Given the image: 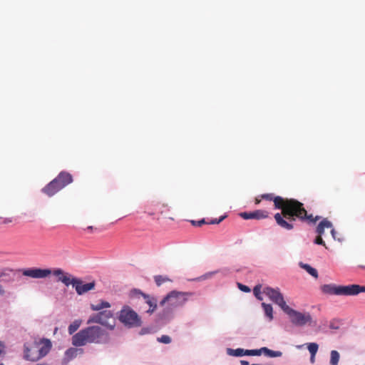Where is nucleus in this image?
Returning a JSON list of instances; mask_svg holds the SVG:
<instances>
[{
    "mask_svg": "<svg viewBox=\"0 0 365 365\" xmlns=\"http://www.w3.org/2000/svg\"><path fill=\"white\" fill-rule=\"evenodd\" d=\"M157 341L164 344H169L171 343L172 339L170 336L163 334L157 338Z\"/></svg>",
    "mask_w": 365,
    "mask_h": 365,
    "instance_id": "e433bc0d",
    "label": "nucleus"
},
{
    "mask_svg": "<svg viewBox=\"0 0 365 365\" xmlns=\"http://www.w3.org/2000/svg\"><path fill=\"white\" fill-rule=\"evenodd\" d=\"M299 266L302 269H304L309 274L313 277L315 279H317L319 277L318 271L316 268L311 266L309 264L304 263L302 262H299Z\"/></svg>",
    "mask_w": 365,
    "mask_h": 365,
    "instance_id": "a211bd4d",
    "label": "nucleus"
},
{
    "mask_svg": "<svg viewBox=\"0 0 365 365\" xmlns=\"http://www.w3.org/2000/svg\"><path fill=\"white\" fill-rule=\"evenodd\" d=\"M310 354H317L319 349V344L317 342H309L304 344Z\"/></svg>",
    "mask_w": 365,
    "mask_h": 365,
    "instance_id": "c9c22d12",
    "label": "nucleus"
},
{
    "mask_svg": "<svg viewBox=\"0 0 365 365\" xmlns=\"http://www.w3.org/2000/svg\"><path fill=\"white\" fill-rule=\"evenodd\" d=\"M0 365H4L3 363H0Z\"/></svg>",
    "mask_w": 365,
    "mask_h": 365,
    "instance_id": "680f3d73",
    "label": "nucleus"
},
{
    "mask_svg": "<svg viewBox=\"0 0 365 365\" xmlns=\"http://www.w3.org/2000/svg\"><path fill=\"white\" fill-rule=\"evenodd\" d=\"M82 324V320L81 319H75L73 322H71L68 327V332L69 335L75 334L76 331L78 329Z\"/></svg>",
    "mask_w": 365,
    "mask_h": 365,
    "instance_id": "b1692460",
    "label": "nucleus"
},
{
    "mask_svg": "<svg viewBox=\"0 0 365 365\" xmlns=\"http://www.w3.org/2000/svg\"><path fill=\"white\" fill-rule=\"evenodd\" d=\"M324 230H325L324 226L321 220L315 229V232L318 235L322 236L324 234Z\"/></svg>",
    "mask_w": 365,
    "mask_h": 365,
    "instance_id": "a19ab883",
    "label": "nucleus"
},
{
    "mask_svg": "<svg viewBox=\"0 0 365 365\" xmlns=\"http://www.w3.org/2000/svg\"><path fill=\"white\" fill-rule=\"evenodd\" d=\"M73 181V176L67 171L62 170L58 175L41 189V192L52 197Z\"/></svg>",
    "mask_w": 365,
    "mask_h": 365,
    "instance_id": "20e7f679",
    "label": "nucleus"
},
{
    "mask_svg": "<svg viewBox=\"0 0 365 365\" xmlns=\"http://www.w3.org/2000/svg\"><path fill=\"white\" fill-rule=\"evenodd\" d=\"M230 273V269L228 268L224 267L222 269H216L211 272H207L203 274V276L205 279H210L212 276L216 274H220L222 277H226Z\"/></svg>",
    "mask_w": 365,
    "mask_h": 365,
    "instance_id": "aec40b11",
    "label": "nucleus"
},
{
    "mask_svg": "<svg viewBox=\"0 0 365 365\" xmlns=\"http://www.w3.org/2000/svg\"><path fill=\"white\" fill-rule=\"evenodd\" d=\"M263 354L267 357L276 358L282 356V352L280 351H274L266 346H263Z\"/></svg>",
    "mask_w": 365,
    "mask_h": 365,
    "instance_id": "a878e982",
    "label": "nucleus"
},
{
    "mask_svg": "<svg viewBox=\"0 0 365 365\" xmlns=\"http://www.w3.org/2000/svg\"><path fill=\"white\" fill-rule=\"evenodd\" d=\"M111 307L110 304L103 299H101L99 303L97 304H91V309L93 311H102L103 309L110 308Z\"/></svg>",
    "mask_w": 365,
    "mask_h": 365,
    "instance_id": "4be33fe9",
    "label": "nucleus"
},
{
    "mask_svg": "<svg viewBox=\"0 0 365 365\" xmlns=\"http://www.w3.org/2000/svg\"><path fill=\"white\" fill-rule=\"evenodd\" d=\"M314 244L326 247L324 240L322 237H316L313 240Z\"/></svg>",
    "mask_w": 365,
    "mask_h": 365,
    "instance_id": "c03bdc74",
    "label": "nucleus"
},
{
    "mask_svg": "<svg viewBox=\"0 0 365 365\" xmlns=\"http://www.w3.org/2000/svg\"><path fill=\"white\" fill-rule=\"evenodd\" d=\"M227 215L226 214H224L219 217L218 218H212L210 221L207 222V225H218L220 222H222Z\"/></svg>",
    "mask_w": 365,
    "mask_h": 365,
    "instance_id": "4c0bfd02",
    "label": "nucleus"
},
{
    "mask_svg": "<svg viewBox=\"0 0 365 365\" xmlns=\"http://www.w3.org/2000/svg\"><path fill=\"white\" fill-rule=\"evenodd\" d=\"M118 319L127 328L140 327L143 324L141 317L130 306L123 305L117 313Z\"/></svg>",
    "mask_w": 365,
    "mask_h": 365,
    "instance_id": "39448f33",
    "label": "nucleus"
},
{
    "mask_svg": "<svg viewBox=\"0 0 365 365\" xmlns=\"http://www.w3.org/2000/svg\"><path fill=\"white\" fill-rule=\"evenodd\" d=\"M4 293H5V291L3 289L2 286L0 284V295H4Z\"/></svg>",
    "mask_w": 365,
    "mask_h": 365,
    "instance_id": "864d4df0",
    "label": "nucleus"
},
{
    "mask_svg": "<svg viewBox=\"0 0 365 365\" xmlns=\"http://www.w3.org/2000/svg\"><path fill=\"white\" fill-rule=\"evenodd\" d=\"M242 243V239H238L237 240V241L235 242V244L236 245H241Z\"/></svg>",
    "mask_w": 365,
    "mask_h": 365,
    "instance_id": "6e6d98bb",
    "label": "nucleus"
},
{
    "mask_svg": "<svg viewBox=\"0 0 365 365\" xmlns=\"http://www.w3.org/2000/svg\"><path fill=\"white\" fill-rule=\"evenodd\" d=\"M359 267L361 269H365V266H364V265H360Z\"/></svg>",
    "mask_w": 365,
    "mask_h": 365,
    "instance_id": "bf43d9fd",
    "label": "nucleus"
},
{
    "mask_svg": "<svg viewBox=\"0 0 365 365\" xmlns=\"http://www.w3.org/2000/svg\"><path fill=\"white\" fill-rule=\"evenodd\" d=\"M320 289L324 294L329 295L357 296L364 292V285L359 284L342 285L331 283L322 285Z\"/></svg>",
    "mask_w": 365,
    "mask_h": 365,
    "instance_id": "7ed1b4c3",
    "label": "nucleus"
},
{
    "mask_svg": "<svg viewBox=\"0 0 365 365\" xmlns=\"http://www.w3.org/2000/svg\"><path fill=\"white\" fill-rule=\"evenodd\" d=\"M316 354H310V363L314 364L315 362Z\"/></svg>",
    "mask_w": 365,
    "mask_h": 365,
    "instance_id": "8fccbe9b",
    "label": "nucleus"
},
{
    "mask_svg": "<svg viewBox=\"0 0 365 365\" xmlns=\"http://www.w3.org/2000/svg\"><path fill=\"white\" fill-rule=\"evenodd\" d=\"M263 293L267 295L273 303L278 305L283 312L289 307L279 287L274 288L266 286L263 289Z\"/></svg>",
    "mask_w": 365,
    "mask_h": 365,
    "instance_id": "1a4fd4ad",
    "label": "nucleus"
},
{
    "mask_svg": "<svg viewBox=\"0 0 365 365\" xmlns=\"http://www.w3.org/2000/svg\"><path fill=\"white\" fill-rule=\"evenodd\" d=\"M0 278H3L2 280L4 281H9L11 279L10 276L4 272H0Z\"/></svg>",
    "mask_w": 365,
    "mask_h": 365,
    "instance_id": "a18cd8bd",
    "label": "nucleus"
},
{
    "mask_svg": "<svg viewBox=\"0 0 365 365\" xmlns=\"http://www.w3.org/2000/svg\"><path fill=\"white\" fill-rule=\"evenodd\" d=\"M40 344H41L42 346L38 349V355L36 356L38 361L46 356L52 348V342L49 339L42 338L40 340Z\"/></svg>",
    "mask_w": 365,
    "mask_h": 365,
    "instance_id": "ddd939ff",
    "label": "nucleus"
},
{
    "mask_svg": "<svg viewBox=\"0 0 365 365\" xmlns=\"http://www.w3.org/2000/svg\"><path fill=\"white\" fill-rule=\"evenodd\" d=\"M240 216L244 220H262L268 217V212L263 210H255L250 212H242Z\"/></svg>",
    "mask_w": 365,
    "mask_h": 365,
    "instance_id": "9b49d317",
    "label": "nucleus"
},
{
    "mask_svg": "<svg viewBox=\"0 0 365 365\" xmlns=\"http://www.w3.org/2000/svg\"><path fill=\"white\" fill-rule=\"evenodd\" d=\"M113 312L111 311V316H107V315H102V318H103L105 320L107 321V319H110V318H113Z\"/></svg>",
    "mask_w": 365,
    "mask_h": 365,
    "instance_id": "09e8293b",
    "label": "nucleus"
},
{
    "mask_svg": "<svg viewBox=\"0 0 365 365\" xmlns=\"http://www.w3.org/2000/svg\"><path fill=\"white\" fill-rule=\"evenodd\" d=\"M108 332L97 325H91L81 329L79 331L73 334L71 337V344L76 348L77 355L83 354L84 349L82 346L88 343L101 342L100 339L103 336H108Z\"/></svg>",
    "mask_w": 365,
    "mask_h": 365,
    "instance_id": "f03ea898",
    "label": "nucleus"
},
{
    "mask_svg": "<svg viewBox=\"0 0 365 365\" xmlns=\"http://www.w3.org/2000/svg\"><path fill=\"white\" fill-rule=\"evenodd\" d=\"M261 307L264 312V317L267 322H272L274 319L273 307L271 304L262 302Z\"/></svg>",
    "mask_w": 365,
    "mask_h": 365,
    "instance_id": "f3484780",
    "label": "nucleus"
},
{
    "mask_svg": "<svg viewBox=\"0 0 365 365\" xmlns=\"http://www.w3.org/2000/svg\"><path fill=\"white\" fill-rule=\"evenodd\" d=\"M283 312L289 316L290 322L295 327H302L307 324L314 327L317 324V321L312 320L309 312H301L289 306Z\"/></svg>",
    "mask_w": 365,
    "mask_h": 365,
    "instance_id": "423d86ee",
    "label": "nucleus"
},
{
    "mask_svg": "<svg viewBox=\"0 0 365 365\" xmlns=\"http://www.w3.org/2000/svg\"><path fill=\"white\" fill-rule=\"evenodd\" d=\"M175 292H174V290H172L169 292L168 294H166L163 299L160 301L159 305L160 307H164L168 303V304H170V301L172 299H175Z\"/></svg>",
    "mask_w": 365,
    "mask_h": 365,
    "instance_id": "bb28decb",
    "label": "nucleus"
},
{
    "mask_svg": "<svg viewBox=\"0 0 365 365\" xmlns=\"http://www.w3.org/2000/svg\"><path fill=\"white\" fill-rule=\"evenodd\" d=\"M284 216L292 223L297 220V219H299V215H297L295 212H294L292 210H289L287 207L284 209Z\"/></svg>",
    "mask_w": 365,
    "mask_h": 365,
    "instance_id": "cd10ccee",
    "label": "nucleus"
},
{
    "mask_svg": "<svg viewBox=\"0 0 365 365\" xmlns=\"http://www.w3.org/2000/svg\"><path fill=\"white\" fill-rule=\"evenodd\" d=\"M76 348L70 347L64 352L63 358L61 361V365H67L69 361L74 359L77 356Z\"/></svg>",
    "mask_w": 365,
    "mask_h": 365,
    "instance_id": "dca6fc26",
    "label": "nucleus"
},
{
    "mask_svg": "<svg viewBox=\"0 0 365 365\" xmlns=\"http://www.w3.org/2000/svg\"><path fill=\"white\" fill-rule=\"evenodd\" d=\"M288 198H284L282 197V200H274V209L275 210H284L287 205V200Z\"/></svg>",
    "mask_w": 365,
    "mask_h": 365,
    "instance_id": "c85d7f7f",
    "label": "nucleus"
},
{
    "mask_svg": "<svg viewBox=\"0 0 365 365\" xmlns=\"http://www.w3.org/2000/svg\"><path fill=\"white\" fill-rule=\"evenodd\" d=\"M175 299L174 306L182 307L188 300L189 297L195 295L194 292H182L174 289Z\"/></svg>",
    "mask_w": 365,
    "mask_h": 365,
    "instance_id": "f8f14e48",
    "label": "nucleus"
},
{
    "mask_svg": "<svg viewBox=\"0 0 365 365\" xmlns=\"http://www.w3.org/2000/svg\"><path fill=\"white\" fill-rule=\"evenodd\" d=\"M102 315H107V316H111V310H103L101 312H98L96 314H91L88 320H87V324H101L103 327H106L108 329L113 331L114 330L115 327V319L113 322V324H110L108 321L105 320L103 318H102Z\"/></svg>",
    "mask_w": 365,
    "mask_h": 365,
    "instance_id": "9d476101",
    "label": "nucleus"
},
{
    "mask_svg": "<svg viewBox=\"0 0 365 365\" xmlns=\"http://www.w3.org/2000/svg\"><path fill=\"white\" fill-rule=\"evenodd\" d=\"M322 222L324 226V228H333L332 222L327 220V218H324L323 220H322Z\"/></svg>",
    "mask_w": 365,
    "mask_h": 365,
    "instance_id": "37998d69",
    "label": "nucleus"
},
{
    "mask_svg": "<svg viewBox=\"0 0 365 365\" xmlns=\"http://www.w3.org/2000/svg\"><path fill=\"white\" fill-rule=\"evenodd\" d=\"M331 237H333V239L334 240H337L339 242H342L344 240V237H338V235H337V232L335 230L334 228L331 229Z\"/></svg>",
    "mask_w": 365,
    "mask_h": 365,
    "instance_id": "79ce46f5",
    "label": "nucleus"
},
{
    "mask_svg": "<svg viewBox=\"0 0 365 365\" xmlns=\"http://www.w3.org/2000/svg\"><path fill=\"white\" fill-rule=\"evenodd\" d=\"M261 200L262 199L260 198L259 195L258 197H257L255 198V204L256 205H259L260 203V202H261Z\"/></svg>",
    "mask_w": 365,
    "mask_h": 365,
    "instance_id": "603ef678",
    "label": "nucleus"
},
{
    "mask_svg": "<svg viewBox=\"0 0 365 365\" xmlns=\"http://www.w3.org/2000/svg\"><path fill=\"white\" fill-rule=\"evenodd\" d=\"M13 221V218L12 217H5L3 219V221H2V224H8V223H10Z\"/></svg>",
    "mask_w": 365,
    "mask_h": 365,
    "instance_id": "de8ad7c7",
    "label": "nucleus"
},
{
    "mask_svg": "<svg viewBox=\"0 0 365 365\" xmlns=\"http://www.w3.org/2000/svg\"><path fill=\"white\" fill-rule=\"evenodd\" d=\"M86 230H98V228H94L93 226H88Z\"/></svg>",
    "mask_w": 365,
    "mask_h": 365,
    "instance_id": "5fc2aeb1",
    "label": "nucleus"
},
{
    "mask_svg": "<svg viewBox=\"0 0 365 365\" xmlns=\"http://www.w3.org/2000/svg\"><path fill=\"white\" fill-rule=\"evenodd\" d=\"M252 365H272L271 363L265 364H252Z\"/></svg>",
    "mask_w": 365,
    "mask_h": 365,
    "instance_id": "13d9d810",
    "label": "nucleus"
},
{
    "mask_svg": "<svg viewBox=\"0 0 365 365\" xmlns=\"http://www.w3.org/2000/svg\"><path fill=\"white\" fill-rule=\"evenodd\" d=\"M158 329L156 324H150L146 327H142L138 332L139 336H144L147 334H153L158 331Z\"/></svg>",
    "mask_w": 365,
    "mask_h": 365,
    "instance_id": "6ab92c4d",
    "label": "nucleus"
},
{
    "mask_svg": "<svg viewBox=\"0 0 365 365\" xmlns=\"http://www.w3.org/2000/svg\"><path fill=\"white\" fill-rule=\"evenodd\" d=\"M364 292H365V285H364Z\"/></svg>",
    "mask_w": 365,
    "mask_h": 365,
    "instance_id": "052dcab7",
    "label": "nucleus"
},
{
    "mask_svg": "<svg viewBox=\"0 0 365 365\" xmlns=\"http://www.w3.org/2000/svg\"><path fill=\"white\" fill-rule=\"evenodd\" d=\"M227 354L231 356L235 357H242L245 356V349L243 348H237V349H232V348H227Z\"/></svg>",
    "mask_w": 365,
    "mask_h": 365,
    "instance_id": "412c9836",
    "label": "nucleus"
},
{
    "mask_svg": "<svg viewBox=\"0 0 365 365\" xmlns=\"http://www.w3.org/2000/svg\"><path fill=\"white\" fill-rule=\"evenodd\" d=\"M344 324V320L339 318H334L331 319L329 322V327L331 329L337 330L339 329L340 326Z\"/></svg>",
    "mask_w": 365,
    "mask_h": 365,
    "instance_id": "7c9ffc66",
    "label": "nucleus"
},
{
    "mask_svg": "<svg viewBox=\"0 0 365 365\" xmlns=\"http://www.w3.org/2000/svg\"><path fill=\"white\" fill-rule=\"evenodd\" d=\"M237 287L241 292L245 293H250L252 291L251 288L249 286L244 284L241 282H237Z\"/></svg>",
    "mask_w": 365,
    "mask_h": 365,
    "instance_id": "58836bf2",
    "label": "nucleus"
},
{
    "mask_svg": "<svg viewBox=\"0 0 365 365\" xmlns=\"http://www.w3.org/2000/svg\"><path fill=\"white\" fill-rule=\"evenodd\" d=\"M128 297L130 299H140L142 297L145 299V303L148 305V309L145 313L148 315L153 314L158 309V299L154 295H150L143 292L138 288H133L130 290Z\"/></svg>",
    "mask_w": 365,
    "mask_h": 365,
    "instance_id": "0eeeda50",
    "label": "nucleus"
},
{
    "mask_svg": "<svg viewBox=\"0 0 365 365\" xmlns=\"http://www.w3.org/2000/svg\"><path fill=\"white\" fill-rule=\"evenodd\" d=\"M190 222L191 225L195 227H201L202 225L207 223L205 218H202L198 220H191Z\"/></svg>",
    "mask_w": 365,
    "mask_h": 365,
    "instance_id": "ea45409f",
    "label": "nucleus"
},
{
    "mask_svg": "<svg viewBox=\"0 0 365 365\" xmlns=\"http://www.w3.org/2000/svg\"><path fill=\"white\" fill-rule=\"evenodd\" d=\"M31 349L29 346H27L26 344H24V355L23 359L26 361H31V362H36L38 361L36 356H33L30 354Z\"/></svg>",
    "mask_w": 365,
    "mask_h": 365,
    "instance_id": "393cba45",
    "label": "nucleus"
},
{
    "mask_svg": "<svg viewBox=\"0 0 365 365\" xmlns=\"http://www.w3.org/2000/svg\"><path fill=\"white\" fill-rule=\"evenodd\" d=\"M153 278L158 287H160L164 282H172V280L166 275H155Z\"/></svg>",
    "mask_w": 365,
    "mask_h": 365,
    "instance_id": "c756f323",
    "label": "nucleus"
},
{
    "mask_svg": "<svg viewBox=\"0 0 365 365\" xmlns=\"http://www.w3.org/2000/svg\"><path fill=\"white\" fill-rule=\"evenodd\" d=\"M274 218L277 225L287 230H291L294 228V225L280 212H277L274 215Z\"/></svg>",
    "mask_w": 365,
    "mask_h": 365,
    "instance_id": "2eb2a0df",
    "label": "nucleus"
},
{
    "mask_svg": "<svg viewBox=\"0 0 365 365\" xmlns=\"http://www.w3.org/2000/svg\"><path fill=\"white\" fill-rule=\"evenodd\" d=\"M321 216L317 215L315 217L312 214L307 215H301L299 217V220L302 222H307L309 225L316 224L317 221L320 220Z\"/></svg>",
    "mask_w": 365,
    "mask_h": 365,
    "instance_id": "5701e85b",
    "label": "nucleus"
},
{
    "mask_svg": "<svg viewBox=\"0 0 365 365\" xmlns=\"http://www.w3.org/2000/svg\"><path fill=\"white\" fill-rule=\"evenodd\" d=\"M174 302L165 306L160 312L157 313L154 322L156 325L163 327L168 324L175 317L174 309L179 307L174 306Z\"/></svg>",
    "mask_w": 365,
    "mask_h": 365,
    "instance_id": "6e6552de",
    "label": "nucleus"
},
{
    "mask_svg": "<svg viewBox=\"0 0 365 365\" xmlns=\"http://www.w3.org/2000/svg\"><path fill=\"white\" fill-rule=\"evenodd\" d=\"M240 364L241 365H252V364H250V362L248 361H246V360H241L240 361Z\"/></svg>",
    "mask_w": 365,
    "mask_h": 365,
    "instance_id": "3c124183",
    "label": "nucleus"
},
{
    "mask_svg": "<svg viewBox=\"0 0 365 365\" xmlns=\"http://www.w3.org/2000/svg\"><path fill=\"white\" fill-rule=\"evenodd\" d=\"M260 198L267 201H272L274 200H282V197L275 195L274 193H264L259 195Z\"/></svg>",
    "mask_w": 365,
    "mask_h": 365,
    "instance_id": "f704fd0d",
    "label": "nucleus"
},
{
    "mask_svg": "<svg viewBox=\"0 0 365 365\" xmlns=\"http://www.w3.org/2000/svg\"><path fill=\"white\" fill-rule=\"evenodd\" d=\"M263 347L259 349H245V356H259L263 354Z\"/></svg>",
    "mask_w": 365,
    "mask_h": 365,
    "instance_id": "72a5a7b5",
    "label": "nucleus"
},
{
    "mask_svg": "<svg viewBox=\"0 0 365 365\" xmlns=\"http://www.w3.org/2000/svg\"><path fill=\"white\" fill-rule=\"evenodd\" d=\"M287 207L292 210L294 212H295L297 215H299L304 212H307V210H305L304 207V204L301 202L298 201L297 200L291 198L288 199L287 200Z\"/></svg>",
    "mask_w": 365,
    "mask_h": 365,
    "instance_id": "4468645a",
    "label": "nucleus"
},
{
    "mask_svg": "<svg viewBox=\"0 0 365 365\" xmlns=\"http://www.w3.org/2000/svg\"><path fill=\"white\" fill-rule=\"evenodd\" d=\"M340 359V354L338 351L332 350L330 353V364L338 365Z\"/></svg>",
    "mask_w": 365,
    "mask_h": 365,
    "instance_id": "473e14b6",
    "label": "nucleus"
},
{
    "mask_svg": "<svg viewBox=\"0 0 365 365\" xmlns=\"http://www.w3.org/2000/svg\"><path fill=\"white\" fill-rule=\"evenodd\" d=\"M304 346H305L304 344H302V345H297V346H296V348H297V349H302Z\"/></svg>",
    "mask_w": 365,
    "mask_h": 365,
    "instance_id": "4d7b16f0",
    "label": "nucleus"
},
{
    "mask_svg": "<svg viewBox=\"0 0 365 365\" xmlns=\"http://www.w3.org/2000/svg\"><path fill=\"white\" fill-rule=\"evenodd\" d=\"M252 292H253V295L258 301L263 300V297L262 295V284H256L254 287Z\"/></svg>",
    "mask_w": 365,
    "mask_h": 365,
    "instance_id": "2f4dec72",
    "label": "nucleus"
},
{
    "mask_svg": "<svg viewBox=\"0 0 365 365\" xmlns=\"http://www.w3.org/2000/svg\"><path fill=\"white\" fill-rule=\"evenodd\" d=\"M203 280H206L202 275L200 276V277H195V278H192V279H188V281L190 282H201V281H203Z\"/></svg>",
    "mask_w": 365,
    "mask_h": 365,
    "instance_id": "49530a36",
    "label": "nucleus"
},
{
    "mask_svg": "<svg viewBox=\"0 0 365 365\" xmlns=\"http://www.w3.org/2000/svg\"><path fill=\"white\" fill-rule=\"evenodd\" d=\"M21 272L24 276L33 279H45L53 274L58 278V282H61L65 286L72 285L78 296H82L95 289L96 286L95 280L86 282L82 278L73 276L58 267L51 269L34 267L22 269Z\"/></svg>",
    "mask_w": 365,
    "mask_h": 365,
    "instance_id": "f257e3e1",
    "label": "nucleus"
}]
</instances>
